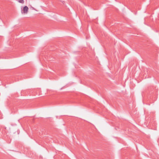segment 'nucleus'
I'll use <instances>...</instances> for the list:
<instances>
[{"label": "nucleus", "instance_id": "f257e3e1", "mask_svg": "<svg viewBox=\"0 0 159 159\" xmlns=\"http://www.w3.org/2000/svg\"><path fill=\"white\" fill-rule=\"evenodd\" d=\"M29 8L27 6H25L23 7V10H22L21 12L22 14H26L28 11Z\"/></svg>", "mask_w": 159, "mask_h": 159}, {"label": "nucleus", "instance_id": "f03ea898", "mask_svg": "<svg viewBox=\"0 0 159 159\" xmlns=\"http://www.w3.org/2000/svg\"><path fill=\"white\" fill-rule=\"evenodd\" d=\"M18 2L20 3L23 4L24 3V0H19Z\"/></svg>", "mask_w": 159, "mask_h": 159}]
</instances>
